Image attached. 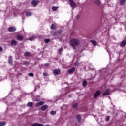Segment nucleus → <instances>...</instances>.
Segmentation results:
<instances>
[{
  "label": "nucleus",
  "mask_w": 126,
  "mask_h": 126,
  "mask_svg": "<svg viewBox=\"0 0 126 126\" xmlns=\"http://www.w3.org/2000/svg\"><path fill=\"white\" fill-rule=\"evenodd\" d=\"M80 44V41L78 39H71L70 41V45L73 47L74 50H75L76 46H78Z\"/></svg>",
  "instance_id": "1"
},
{
  "label": "nucleus",
  "mask_w": 126,
  "mask_h": 126,
  "mask_svg": "<svg viewBox=\"0 0 126 126\" xmlns=\"http://www.w3.org/2000/svg\"><path fill=\"white\" fill-rule=\"evenodd\" d=\"M39 3H40V1L39 0H34L32 1V5H33L34 7H35V6H37V5H38V4H39Z\"/></svg>",
  "instance_id": "2"
},
{
  "label": "nucleus",
  "mask_w": 126,
  "mask_h": 126,
  "mask_svg": "<svg viewBox=\"0 0 126 126\" xmlns=\"http://www.w3.org/2000/svg\"><path fill=\"white\" fill-rule=\"evenodd\" d=\"M53 73L55 75H59V74H61V70L59 69H55L53 70Z\"/></svg>",
  "instance_id": "3"
},
{
  "label": "nucleus",
  "mask_w": 126,
  "mask_h": 126,
  "mask_svg": "<svg viewBox=\"0 0 126 126\" xmlns=\"http://www.w3.org/2000/svg\"><path fill=\"white\" fill-rule=\"evenodd\" d=\"M16 30V28L14 27H10L8 28L9 32H14Z\"/></svg>",
  "instance_id": "4"
},
{
  "label": "nucleus",
  "mask_w": 126,
  "mask_h": 126,
  "mask_svg": "<svg viewBox=\"0 0 126 126\" xmlns=\"http://www.w3.org/2000/svg\"><path fill=\"white\" fill-rule=\"evenodd\" d=\"M69 1L70 3V5L71 7H75L76 6V4L73 1V0H69Z\"/></svg>",
  "instance_id": "5"
},
{
  "label": "nucleus",
  "mask_w": 126,
  "mask_h": 126,
  "mask_svg": "<svg viewBox=\"0 0 126 126\" xmlns=\"http://www.w3.org/2000/svg\"><path fill=\"white\" fill-rule=\"evenodd\" d=\"M74 71H75V67H73L71 69L68 70V73H69V74H73Z\"/></svg>",
  "instance_id": "6"
},
{
  "label": "nucleus",
  "mask_w": 126,
  "mask_h": 126,
  "mask_svg": "<svg viewBox=\"0 0 126 126\" xmlns=\"http://www.w3.org/2000/svg\"><path fill=\"white\" fill-rule=\"evenodd\" d=\"M101 94V91H97L95 92V93L94 94V98H96L97 97H98Z\"/></svg>",
  "instance_id": "7"
},
{
  "label": "nucleus",
  "mask_w": 126,
  "mask_h": 126,
  "mask_svg": "<svg viewBox=\"0 0 126 126\" xmlns=\"http://www.w3.org/2000/svg\"><path fill=\"white\" fill-rule=\"evenodd\" d=\"M48 108H49V106H48V105H43L41 107L40 110L41 111H46V110H47V109H48Z\"/></svg>",
  "instance_id": "8"
},
{
  "label": "nucleus",
  "mask_w": 126,
  "mask_h": 126,
  "mask_svg": "<svg viewBox=\"0 0 126 126\" xmlns=\"http://www.w3.org/2000/svg\"><path fill=\"white\" fill-rule=\"evenodd\" d=\"M109 92H110V89H106L105 90V92L102 94L103 96L110 95V94L109 93Z\"/></svg>",
  "instance_id": "9"
},
{
  "label": "nucleus",
  "mask_w": 126,
  "mask_h": 126,
  "mask_svg": "<svg viewBox=\"0 0 126 126\" xmlns=\"http://www.w3.org/2000/svg\"><path fill=\"white\" fill-rule=\"evenodd\" d=\"M45 104V102L44 101H40V102H37L35 104V107H40V106H43Z\"/></svg>",
  "instance_id": "10"
},
{
  "label": "nucleus",
  "mask_w": 126,
  "mask_h": 126,
  "mask_svg": "<svg viewBox=\"0 0 126 126\" xmlns=\"http://www.w3.org/2000/svg\"><path fill=\"white\" fill-rule=\"evenodd\" d=\"M17 39L18 41H22L24 39V37L23 36L18 34L17 35Z\"/></svg>",
  "instance_id": "11"
},
{
  "label": "nucleus",
  "mask_w": 126,
  "mask_h": 126,
  "mask_svg": "<svg viewBox=\"0 0 126 126\" xmlns=\"http://www.w3.org/2000/svg\"><path fill=\"white\" fill-rule=\"evenodd\" d=\"M17 45V41H16L14 39H13V40H11V45H12V46H16Z\"/></svg>",
  "instance_id": "12"
},
{
  "label": "nucleus",
  "mask_w": 126,
  "mask_h": 126,
  "mask_svg": "<svg viewBox=\"0 0 126 126\" xmlns=\"http://www.w3.org/2000/svg\"><path fill=\"white\" fill-rule=\"evenodd\" d=\"M8 63H9V64H10L11 65H12V64H13V63H12V57H11V56L9 57Z\"/></svg>",
  "instance_id": "13"
},
{
  "label": "nucleus",
  "mask_w": 126,
  "mask_h": 126,
  "mask_svg": "<svg viewBox=\"0 0 126 126\" xmlns=\"http://www.w3.org/2000/svg\"><path fill=\"white\" fill-rule=\"evenodd\" d=\"M32 126H44V125L40 123H34L32 124Z\"/></svg>",
  "instance_id": "14"
},
{
  "label": "nucleus",
  "mask_w": 126,
  "mask_h": 126,
  "mask_svg": "<svg viewBox=\"0 0 126 126\" xmlns=\"http://www.w3.org/2000/svg\"><path fill=\"white\" fill-rule=\"evenodd\" d=\"M24 56H25V57H30V56H31V53L26 52L24 53Z\"/></svg>",
  "instance_id": "15"
},
{
  "label": "nucleus",
  "mask_w": 126,
  "mask_h": 126,
  "mask_svg": "<svg viewBox=\"0 0 126 126\" xmlns=\"http://www.w3.org/2000/svg\"><path fill=\"white\" fill-rule=\"evenodd\" d=\"M90 42L92 43L94 46H96V45H98L97 41L95 40H90Z\"/></svg>",
  "instance_id": "16"
},
{
  "label": "nucleus",
  "mask_w": 126,
  "mask_h": 126,
  "mask_svg": "<svg viewBox=\"0 0 126 126\" xmlns=\"http://www.w3.org/2000/svg\"><path fill=\"white\" fill-rule=\"evenodd\" d=\"M76 117L77 118V119L78 120L79 123H80V122H81V117H80V115H77L76 116Z\"/></svg>",
  "instance_id": "17"
},
{
  "label": "nucleus",
  "mask_w": 126,
  "mask_h": 126,
  "mask_svg": "<svg viewBox=\"0 0 126 126\" xmlns=\"http://www.w3.org/2000/svg\"><path fill=\"white\" fill-rule=\"evenodd\" d=\"M126 41L125 40H123L122 42V43L121 44V47H122V48H124L125 46H126Z\"/></svg>",
  "instance_id": "18"
},
{
  "label": "nucleus",
  "mask_w": 126,
  "mask_h": 126,
  "mask_svg": "<svg viewBox=\"0 0 126 126\" xmlns=\"http://www.w3.org/2000/svg\"><path fill=\"white\" fill-rule=\"evenodd\" d=\"M27 107H29L30 108H32V106H33V102H29L27 104Z\"/></svg>",
  "instance_id": "19"
},
{
  "label": "nucleus",
  "mask_w": 126,
  "mask_h": 126,
  "mask_svg": "<svg viewBox=\"0 0 126 126\" xmlns=\"http://www.w3.org/2000/svg\"><path fill=\"white\" fill-rule=\"evenodd\" d=\"M51 29L52 30H56L57 29V28L56 27V26L55 25V24H52L50 27Z\"/></svg>",
  "instance_id": "20"
},
{
  "label": "nucleus",
  "mask_w": 126,
  "mask_h": 126,
  "mask_svg": "<svg viewBox=\"0 0 126 126\" xmlns=\"http://www.w3.org/2000/svg\"><path fill=\"white\" fill-rule=\"evenodd\" d=\"M6 125V122L5 121L0 122V126H3Z\"/></svg>",
  "instance_id": "21"
},
{
  "label": "nucleus",
  "mask_w": 126,
  "mask_h": 126,
  "mask_svg": "<svg viewBox=\"0 0 126 126\" xmlns=\"http://www.w3.org/2000/svg\"><path fill=\"white\" fill-rule=\"evenodd\" d=\"M23 63H24V64H25V65H26V66H28V65L30 64V63L28 61H24Z\"/></svg>",
  "instance_id": "22"
},
{
  "label": "nucleus",
  "mask_w": 126,
  "mask_h": 126,
  "mask_svg": "<svg viewBox=\"0 0 126 126\" xmlns=\"http://www.w3.org/2000/svg\"><path fill=\"white\" fill-rule=\"evenodd\" d=\"M120 2L121 5H124L126 2V0H120Z\"/></svg>",
  "instance_id": "23"
},
{
  "label": "nucleus",
  "mask_w": 126,
  "mask_h": 126,
  "mask_svg": "<svg viewBox=\"0 0 126 126\" xmlns=\"http://www.w3.org/2000/svg\"><path fill=\"white\" fill-rule=\"evenodd\" d=\"M87 84V81H83L82 82V85L83 87H86V85Z\"/></svg>",
  "instance_id": "24"
},
{
  "label": "nucleus",
  "mask_w": 126,
  "mask_h": 126,
  "mask_svg": "<svg viewBox=\"0 0 126 126\" xmlns=\"http://www.w3.org/2000/svg\"><path fill=\"white\" fill-rule=\"evenodd\" d=\"M59 8V7H55L53 6L52 7V10H53V11H57V10H58V9Z\"/></svg>",
  "instance_id": "25"
},
{
  "label": "nucleus",
  "mask_w": 126,
  "mask_h": 126,
  "mask_svg": "<svg viewBox=\"0 0 126 126\" xmlns=\"http://www.w3.org/2000/svg\"><path fill=\"white\" fill-rule=\"evenodd\" d=\"M62 52H63V48H61L58 50V54L62 55Z\"/></svg>",
  "instance_id": "26"
},
{
  "label": "nucleus",
  "mask_w": 126,
  "mask_h": 126,
  "mask_svg": "<svg viewBox=\"0 0 126 126\" xmlns=\"http://www.w3.org/2000/svg\"><path fill=\"white\" fill-rule=\"evenodd\" d=\"M95 4H97V5H100V4H101V2L100 1V0H97L95 1Z\"/></svg>",
  "instance_id": "27"
},
{
  "label": "nucleus",
  "mask_w": 126,
  "mask_h": 126,
  "mask_svg": "<svg viewBox=\"0 0 126 126\" xmlns=\"http://www.w3.org/2000/svg\"><path fill=\"white\" fill-rule=\"evenodd\" d=\"M26 15L27 16H31V15H32V13H31V12H27Z\"/></svg>",
  "instance_id": "28"
},
{
  "label": "nucleus",
  "mask_w": 126,
  "mask_h": 126,
  "mask_svg": "<svg viewBox=\"0 0 126 126\" xmlns=\"http://www.w3.org/2000/svg\"><path fill=\"white\" fill-rule=\"evenodd\" d=\"M51 41V40L50 39H44V42L45 43H46V44L50 42Z\"/></svg>",
  "instance_id": "29"
},
{
  "label": "nucleus",
  "mask_w": 126,
  "mask_h": 126,
  "mask_svg": "<svg viewBox=\"0 0 126 126\" xmlns=\"http://www.w3.org/2000/svg\"><path fill=\"white\" fill-rule=\"evenodd\" d=\"M72 107H73V108H77V103H73Z\"/></svg>",
  "instance_id": "30"
},
{
  "label": "nucleus",
  "mask_w": 126,
  "mask_h": 126,
  "mask_svg": "<svg viewBox=\"0 0 126 126\" xmlns=\"http://www.w3.org/2000/svg\"><path fill=\"white\" fill-rule=\"evenodd\" d=\"M59 33L58 32H55L53 33V36H57L58 35V33Z\"/></svg>",
  "instance_id": "31"
},
{
  "label": "nucleus",
  "mask_w": 126,
  "mask_h": 126,
  "mask_svg": "<svg viewBox=\"0 0 126 126\" xmlns=\"http://www.w3.org/2000/svg\"><path fill=\"white\" fill-rule=\"evenodd\" d=\"M51 115H56V111H52L50 112Z\"/></svg>",
  "instance_id": "32"
},
{
  "label": "nucleus",
  "mask_w": 126,
  "mask_h": 126,
  "mask_svg": "<svg viewBox=\"0 0 126 126\" xmlns=\"http://www.w3.org/2000/svg\"><path fill=\"white\" fill-rule=\"evenodd\" d=\"M34 39H35V37H32L29 38V40H30V41H33L34 40Z\"/></svg>",
  "instance_id": "33"
},
{
  "label": "nucleus",
  "mask_w": 126,
  "mask_h": 126,
  "mask_svg": "<svg viewBox=\"0 0 126 126\" xmlns=\"http://www.w3.org/2000/svg\"><path fill=\"white\" fill-rule=\"evenodd\" d=\"M29 76H32V77H33V76H34V74H33V73H30L29 74Z\"/></svg>",
  "instance_id": "34"
},
{
  "label": "nucleus",
  "mask_w": 126,
  "mask_h": 126,
  "mask_svg": "<svg viewBox=\"0 0 126 126\" xmlns=\"http://www.w3.org/2000/svg\"><path fill=\"white\" fill-rule=\"evenodd\" d=\"M109 120H110V116H108L106 118V121L109 122Z\"/></svg>",
  "instance_id": "35"
},
{
  "label": "nucleus",
  "mask_w": 126,
  "mask_h": 126,
  "mask_svg": "<svg viewBox=\"0 0 126 126\" xmlns=\"http://www.w3.org/2000/svg\"><path fill=\"white\" fill-rule=\"evenodd\" d=\"M43 76H48V73H43Z\"/></svg>",
  "instance_id": "36"
},
{
  "label": "nucleus",
  "mask_w": 126,
  "mask_h": 126,
  "mask_svg": "<svg viewBox=\"0 0 126 126\" xmlns=\"http://www.w3.org/2000/svg\"><path fill=\"white\" fill-rule=\"evenodd\" d=\"M3 50V49L2 48V47L0 46V52H2Z\"/></svg>",
  "instance_id": "37"
},
{
  "label": "nucleus",
  "mask_w": 126,
  "mask_h": 126,
  "mask_svg": "<svg viewBox=\"0 0 126 126\" xmlns=\"http://www.w3.org/2000/svg\"><path fill=\"white\" fill-rule=\"evenodd\" d=\"M78 64V62H76L75 63L74 65H75V66H76Z\"/></svg>",
  "instance_id": "38"
},
{
  "label": "nucleus",
  "mask_w": 126,
  "mask_h": 126,
  "mask_svg": "<svg viewBox=\"0 0 126 126\" xmlns=\"http://www.w3.org/2000/svg\"><path fill=\"white\" fill-rule=\"evenodd\" d=\"M39 101H40V99H39V98L35 99V101L36 102H39Z\"/></svg>",
  "instance_id": "39"
},
{
  "label": "nucleus",
  "mask_w": 126,
  "mask_h": 126,
  "mask_svg": "<svg viewBox=\"0 0 126 126\" xmlns=\"http://www.w3.org/2000/svg\"><path fill=\"white\" fill-rule=\"evenodd\" d=\"M44 66H49V64H48V63L45 64Z\"/></svg>",
  "instance_id": "40"
},
{
  "label": "nucleus",
  "mask_w": 126,
  "mask_h": 126,
  "mask_svg": "<svg viewBox=\"0 0 126 126\" xmlns=\"http://www.w3.org/2000/svg\"><path fill=\"white\" fill-rule=\"evenodd\" d=\"M50 126V125H49V124H47V125H45V126Z\"/></svg>",
  "instance_id": "41"
}]
</instances>
